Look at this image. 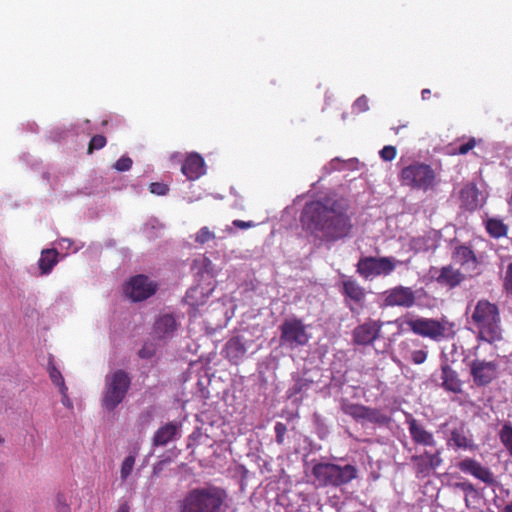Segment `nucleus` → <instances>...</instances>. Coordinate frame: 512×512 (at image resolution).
I'll list each match as a JSON object with an SVG mask.
<instances>
[{
    "label": "nucleus",
    "mask_w": 512,
    "mask_h": 512,
    "mask_svg": "<svg viewBox=\"0 0 512 512\" xmlns=\"http://www.w3.org/2000/svg\"><path fill=\"white\" fill-rule=\"evenodd\" d=\"M300 221L305 231L324 242H337L350 236L353 223L348 206L333 198L305 204Z\"/></svg>",
    "instance_id": "obj_1"
},
{
    "label": "nucleus",
    "mask_w": 512,
    "mask_h": 512,
    "mask_svg": "<svg viewBox=\"0 0 512 512\" xmlns=\"http://www.w3.org/2000/svg\"><path fill=\"white\" fill-rule=\"evenodd\" d=\"M227 497V492L218 486L193 488L180 501L179 512H220Z\"/></svg>",
    "instance_id": "obj_2"
},
{
    "label": "nucleus",
    "mask_w": 512,
    "mask_h": 512,
    "mask_svg": "<svg viewBox=\"0 0 512 512\" xmlns=\"http://www.w3.org/2000/svg\"><path fill=\"white\" fill-rule=\"evenodd\" d=\"M471 321L478 329V338L490 344L502 339L500 313L496 304L479 300L471 315Z\"/></svg>",
    "instance_id": "obj_3"
},
{
    "label": "nucleus",
    "mask_w": 512,
    "mask_h": 512,
    "mask_svg": "<svg viewBox=\"0 0 512 512\" xmlns=\"http://www.w3.org/2000/svg\"><path fill=\"white\" fill-rule=\"evenodd\" d=\"M405 324L415 335L435 342L453 338L455 335V325L446 317H441L440 319L419 316L410 317L405 320Z\"/></svg>",
    "instance_id": "obj_4"
},
{
    "label": "nucleus",
    "mask_w": 512,
    "mask_h": 512,
    "mask_svg": "<svg viewBox=\"0 0 512 512\" xmlns=\"http://www.w3.org/2000/svg\"><path fill=\"white\" fill-rule=\"evenodd\" d=\"M312 475L321 487H340L356 479L358 470L351 464L317 463L312 468Z\"/></svg>",
    "instance_id": "obj_5"
},
{
    "label": "nucleus",
    "mask_w": 512,
    "mask_h": 512,
    "mask_svg": "<svg viewBox=\"0 0 512 512\" xmlns=\"http://www.w3.org/2000/svg\"><path fill=\"white\" fill-rule=\"evenodd\" d=\"M131 385L129 374L118 369L105 376V385L101 403L107 411H113L123 402Z\"/></svg>",
    "instance_id": "obj_6"
},
{
    "label": "nucleus",
    "mask_w": 512,
    "mask_h": 512,
    "mask_svg": "<svg viewBox=\"0 0 512 512\" xmlns=\"http://www.w3.org/2000/svg\"><path fill=\"white\" fill-rule=\"evenodd\" d=\"M399 180L403 186L428 191L435 187L437 175L430 165L415 161L401 169Z\"/></svg>",
    "instance_id": "obj_7"
},
{
    "label": "nucleus",
    "mask_w": 512,
    "mask_h": 512,
    "mask_svg": "<svg viewBox=\"0 0 512 512\" xmlns=\"http://www.w3.org/2000/svg\"><path fill=\"white\" fill-rule=\"evenodd\" d=\"M280 343L290 349L305 346L309 341L306 325L297 317L285 319L279 326Z\"/></svg>",
    "instance_id": "obj_8"
},
{
    "label": "nucleus",
    "mask_w": 512,
    "mask_h": 512,
    "mask_svg": "<svg viewBox=\"0 0 512 512\" xmlns=\"http://www.w3.org/2000/svg\"><path fill=\"white\" fill-rule=\"evenodd\" d=\"M397 261L392 257H361L356 264V272L364 279L390 275L396 268Z\"/></svg>",
    "instance_id": "obj_9"
},
{
    "label": "nucleus",
    "mask_w": 512,
    "mask_h": 512,
    "mask_svg": "<svg viewBox=\"0 0 512 512\" xmlns=\"http://www.w3.org/2000/svg\"><path fill=\"white\" fill-rule=\"evenodd\" d=\"M341 293L345 298L346 307L353 313L359 314L365 307L366 290L354 279L342 281Z\"/></svg>",
    "instance_id": "obj_10"
},
{
    "label": "nucleus",
    "mask_w": 512,
    "mask_h": 512,
    "mask_svg": "<svg viewBox=\"0 0 512 512\" xmlns=\"http://www.w3.org/2000/svg\"><path fill=\"white\" fill-rule=\"evenodd\" d=\"M384 323L381 320L368 318L357 325L352 331V341L355 345H372L380 337Z\"/></svg>",
    "instance_id": "obj_11"
},
{
    "label": "nucleus",
    "mask_w": 512,
    "mask_h": 512,
    "mask_svg": "<svg viewBox=\"0 0 512 512\" xmlns=\"http://www.w3.org/2000/svg\"><path fill=\"white\" fill-rule=\"evenodd\" d=\"M156 290L157 284L142 274L132 277L125 286V293L134 302L148 299Z\"/></svg>",
    "instance_id": "obj_12"
},
{
    "label": "nucleus",
    "mask_w": 512,
    "mask_h": 512,
    "mask_svg": "<svg viewBox=\"0 0 512 512\" xmlns=\"http://www.w3.org/2000/svg\"><path fill=\"white\" fill-rule=\"evenodd\" d=\"M469 366L476 386H487L497 377L498 365L493 361L474 359Z\"/></svg>",
    "instance_id": "obj_13"
},
{
    "label": "nucleus",
    "mask_w": 512,
    "mask_h": 512,
    "mask_svg": "<svg viewBox=\"0 0 512 512\" xmlns=\"http://www.w3.org/2000/svg\"><path fill=\"white\" fill-rule=\"evenodd\" d=\"M415 302V291L411 287L399 285L384 292V304L388 307L410 308Z\"/></svg>",
    "instance_id": "obj_14"
},
{
    "label": "nucleus",
    "mask_w": 512,
    "mask_h": 512,
    "mask_svg": "<svg viewBox=\"0 0 512 512\" xmlns=\"http://www.w3.org/2000/svg\"><path fill=\"white\" fill-rule=\"evenodd\" d=\"M457 467L461 472L472 475L488 486H493L497 483L493 472L473 458H465L461 460L457 464Z\"/></svg>",
    "instance_id": "obj_15"
},
{
    "label": "nucleus",
    "mask_w": 512,
    "mask_h": 512,
    "mask_svg": "<svg viewBox=\"0 0 512 512\" xmlns=\"http://www.w3.org/2000/svg\"><path fill=\"white\" fill-rule=\"evenodd\" d=\"M406 423L408 425V430L411 436L412 441L417 445H422L426 447H434L436 445V440L432 432L428 431L418 420H416L412 415H407Z\"/></svg>",
    "instance_id": "obj_16"
},
{
    "label": "nucleus",
    "mask_w": 512,
    "mask_h": 512,
    "mask_svg": "<svg viewBox=\"0 0 512 512\" xmlns=\"http://www.w3.org/2000/svg\"><path fill=\"white\" fill-rule=\"evenodd\" d=\"M434 278L440 286L454 289L466 279V276L460 269L449 264L437 269Z\"/></svg>",
    "instance_id": "obj_17"
},
{
    "label": "nucleus",
    "mask_w": 512,
    "mask_h": 512,
    "mask_svg": "<svg viewBox=\"0 0 512 512\" xmlns=\"http://www.w3.org/2000/svg\"><path fill=\"white\" fill-rule=\"evenodd\" d=\"M247 347L243 337L237 335L231 337L223 348V356L232 365H239L245 358Z\"/></svg>",
    "instance_id": "obj_18"
},
{
    "label": "nucleus",
    "mask_w": 512,
    "mask_h": 512,
    "mask_svg": "<svg viewBox=\"0 0 512 512\" xmlns=\"http://www.w3.org/2000/svg\"><path fill=\"white\" fill-rule=\"evenodd\" d=\"M452 259L460 264L465 270L475 272L479 265V260L470 246L458 245L454 248Z\"/></svg>",
    "instance_id": "obj_19"
},
{
    "label": "nucleus",
    "mask_w": 512,
    "mask_h": 512,
    "mask_svg": "<svg viewBox=\"0 0 512 512\" xmlns=\"http://www.w3.org/2000/svg\"><path fill=\"white\" fill-rule=\"evenodd\" d=\"M179 323L172 314L160 315L153 326V333L158 339L171 338L178 329Z\"/></svg>",
    "instance_id": "obj_20"
},
{
    "label": "nucleus",
    "mask_w": 512,
    "mask_h": 512,
    "mask_svg": "<svg viewBox=\"0 0 512 512\" xmlns=\"http://www.w3.org/2000/svg\"><path fill=\"white\" fill-rule=\"evenodd\" d=\"M182 173L189 180H196L205 173L204 159L197 153L189 154L181 167Z\"/></svg>",
    "instance_id": "obj_21"
},
{
    "label": "nucleus",
    "mask_w": 512,
    "mask_h": 512,
    "mask_svg": "<svg viewBox=\"0 0 512 512\" xmlns=\"http://www.w3.org/2000/svg\"><path fill=\"white\" fill-rule=\"evenodd\" d=\"M180 428H181V425L174 423V422H169V423H166L165 425L161 426L154 433V436L152 439L153 445L154 446L167 445L170 441H172L173 439H175L177 437V435L180 433Z\"/></svg>",
    "instance_id": "obj_22"
},
{
    "label": "nucleus",
    "mask_w": 512,
    "mask_h": 512,
    "mask_svg": "<svg viewBox=\"0 0 512 512\" xmlns=\"http://www.w3.org/2000/svg\"><path fill=\"white\" fill-rule=\"evenodd\" d=\"M441 380L442 387L446 391L455 394L462 392V381L459 379L458 373L447 363L441 365Z\"/></svg>",
    "instance_id": "obj_23"
},
{
    "label": "nucleus",
    "mask_w": 512,
    "mask_h": 512,
    "mask_svg": "<svg viewBox=\"0 0 512 512\" xmlns=\"http://www.w3.org/2000/svg\"><path fill=\"white\" fill-rule=\"evenodd\" d=\"M462 206L468 211H474L479 206V190L475 185H466L460 191Z\"/></svg>",
    "instance_id": "obj_24"
},
{
    "label": "nucleus",
    "mask_w": 512,
    "mask_h": 512,
    "mask_svg": "<svg viewBox=\"0 0 512 512\" xmlns=\"http://www.w3.org/2000/svg\"><path fill=\"white\" fill-rule=\"evenodd\" d=\"M58 262V251L56 249H44L38 261L42 274H48Z\"/></svg>",
    "instance_id": "obj_25"
},
{
    "label": "nucleus",
    "mask_w": 512,
    "mask_h": 512,
    "mask_svg": "<svg viewBox=\"0 0 512 512\" xmlns=\"http://www.w3.org/2000/svg\"><path fill=\"white\" fill-rule=\"evenodd\" d=\"M485 229L490 237L499 239L507 236L509 227L502 220L493 217L485 221Z\"/></svg>",
    "instance_id": "obj_26"
},
{
    "label": "nucleus",
    "mask_w": 512,
    "mask_h": 512,
    "mask_svg": "<svg viewBox=\"0 0 512 512\" xmlns=\"http://www.w3.org/2000/svg\"><path fill=\"white\" fill-rule=\"evenodd\" d=\"M436 247L435 241L429 234L414 237L410 241V248L415 253L428 252Z\"/></svg>",
    "instance_id": "obj_27"
},
{
    "label": "nucleus",
    "mask_w": 512,
    "mask_h": 512,
    "mask_svg": "<svg viewBox=\"0 0 512 512\" xmlns=\"http://www.w3.org/2000/svg\"><path fill=\"white\" fill-rule=\"evenodd\" d=\"M362 421L378 425H387L390 423L391 418L387 414L383 413L381 409L366 406Z\"/></svg>",
    "instance_id": "obj_28"
},
{
    "label": "nucleus",
    "mask_w": 512,
    "mask_h": 512,
    "mask_svg": "<svg viewBox=\"0 0 512 512\" xmlns=\"http://www.w3.org/2000/svg\"><path fill=\"white\" fill-rule=\"evenodd\" d=\"M428 458V451H425L421 455H414L411 457V461L415 464V471L418 477L428 476L432 471Z\"/></svg>",
    "instance_id": "obj_29"
},
{
    "label": "nucleus",
    "mask_w": 512,
    "mask_h": 512,
    "mask_svg": "<svg viewBox=\"0 0 512 512\" xmlns=\"http://www.w3.org/2000/svg\"><path fill=\"white\" fill-rule=\"evenodd\" d=\"M365 407V405L358 403L344 402L341 409L346 415L359 422L363 420Z\"/></svg>",
    "instance_id": "obj_30"
},
{
    "label": "nucleus",
    "mask_w": 512,
    "mask_h": 512,
    "mask_svg": "<svg viewBox=\"0 0 512 512\" xmlns=\"http://www.w3.org/2000/svg\"><path fill=\"white\" fill-rule=\"evenodd\" d=\"M313 381L307 378L297 377L294 380V384L289 387L286 394L288 398H292L298 394H301L310 389Z\"/></svg>",
    "instance_id": "obj_31"
},
{
    "label": "nucleus",
    "mask_w": 512,
    "mask_h": 512,
    "mask_svg": "<svg viewBox=\"0 0 512 512\" xmlns=\"http://www.w3.org/2000/svg\"><path fill=\"white\" fill-rule=\"evenodd\" d=\"M498 435L501 443L512 456V424L510 422L504 423Z\"/></svg>",
    "instance_id": "obj_32"
},
{
    "label": "nucleus",
    "mask_w": 512,
    "mask_h": 512,
    "mask_svg": "<svg viewBox=\"0 0 512 512\" xmlns=\"http://www.w3.org/2000/svg\"><path fill=\"white\" fill-rule=\"evenodd\" d=\"M450 441H452L457 448L468 449L472 447V441L465 435L462 430H453L451 432Z\"/></svg>",
    "instance_id": "obj_33"
},
{
    "label": "nucleus",
    "mask_w": 512,
    "mask_h": 512,
    "mask_svg": "<svg viewBox=\"0 0 512 512\" xmlns=\"http://www.w3.org/2000/svg\"><path fill=\"white\" fill-rule=\"evenodd\" d=\"M49 376L53 384L59 386L61 394L65 395L67 387L65 386L64 378L61 372L54 365L51 364L49 365Z\"/></svg>",
    "instance_id": "obj_34"
},
{
    "label": "nucleus",
    "mask_w": 512,
    "mask_h": 512,
    "mask_svg": "<svg viewBox=\"0 0 512 512\" xmlns=\"http://www.w3.org/2000/svg\"><path fill=\"white\" fill-rule=\"evenodd\" d=\"M476 145H477V140L474 137H471L468 139V141L466 143L459 145L457 148H452V150L449 151V154H451V155H466L472 149H474Z\"/></svg>",
    "instance_id": "obj_35"
},
{
    "label": "nucleus",
    "mask_w": 512,
    "mask_h": 512,
    "mask_svg": "<svg viewBox=\"0 0 512 512\" xmlns=\"http://www.w3.org/2000/svg\"><path fill=\"white\" fill-rule=\"evenodd\" d=\"M135 464V457L132 455L127 456L121 465L120 476L122 480H126L131 474Z\"/></svg>",
    "instance_id": "obj_36"
},
{
    "label": "nucleus",
    "mask_w": 512,
    "mask_h": 512,
    "mask_svg": "<svg viewBox=\"0 0 512 512\" xmlns=\"http://www.w3.org/2000/svg\"><path fill=\"white\" fill-rule=\"evenodd\" d=\"M215 239L214 232L210 231L208 227H202L196 234L195 242L198 244H205L211 240Z\"/></svg>",
    "instance_id": "obj_37"
},
{
    "label": "nucleus",
    "mask_w": 512,
    "mask_h": 512,
    "mask_svg": "<svg viewBox=\"0 0 512 512\" xmlns=\"http://www.w3.org/2000/svg\"><path fill=\"white\" fill-rule=\"evenodd\" d=\"M106 143L107 140L103 135H94L89 142L88 153L91 154L94 150H99L103 148L106 145Z\"/></svg>",
    "instance_id": "obj_38"
},
{
    "label": "nucleus",
    "mask_w": 512,
    "mask_h": 512,
    "mask_svg": "<svg viewBox=\"0 0 512 512\" xmlns=\"http://www.w3.org/2000/svg\"><path fill=\"white\" fill-rule=\"evenodd\" d=\"M275 436H276V443L278 445H283L285 441V435L287 432V427L282 422H277L274 426Z\"/></svg>",
    "instance_id": "obj_39"
},
{
    "label": "nucleus",
    "mask_w": 512,
    "mask_h": 512,
    "mask_svg": "<svg viewBox=\"0 0 512 512\" xmlns=\"http://www.w3.org/2000/svg\"><path fill=\"white\" fill-rule=\"evenodd\" d=\"M156 353V347L153 343H145L138 351V356L142 359H150Z\"/></svg>",
    "instance_id": "obj_40"
},
{
    "label": "nucleus",
    "mask_w": 512,
    "mask_h": 512,
    "mask_svg": "<svg viewBox=\"0 0 512 512\" xmlns=\"http://www.w3.org/2000/svg\"><path fill=\"white\" fill-rule=\"evenodd\" d=\"M149 191L152 194H155L158 196H164L169 192V187L167 184H164V183L153 182L149 186Z\"/></svg>",
    "instance_id": "obj_41"
},
{
    "label": "nucleus",
    "mask_w": 512,
    "mask_h": 512,
    "mask_svg": "<svg viewBox=\"0 0 512 512\" xmlns=\"http://www.w3.org/2000/svg\"><path fill=\"white\" fill-rule=\"evenodd\" d=\"M132 159L128 156H122L119 158L114 164V168L117 171L125 172L128 171L132 167Z\"/></svg>",
    "instance_id": "obj_42"
},
{
    "label": "nucleus",
    "mask_w": 512,
    "mask_h": 512,
    "mask_svg": "<svg viewBox=\"0 0 512 512\" xmlns=\"http://www.w3.org/2000/svg\"><path fill=\"white\" fill-rule=\"evenodd\" d=\"M427 357L428 352L424 349L414 350L410 354L411 361L416 365L423 364L427 360Z\"/></svg>",
    "instance_id": "obj_43"
},
{
    "label": "nucleus",
    "mask_w": 512,
    "mask_h": 512,
    "mask_svg": "<svg viewBox=\"0 0 512 512\" xmlns=\"http://www.w3.org/2000/svg\"><path fill=\"white\" fill-rule=\"evenodd\" d=\"M397 155V150L394 146H384L380 151V157L384 161H392Z\"/></svg>",
    "instance_id": "obj_44"
},
{
    "label": "nucleus",
    "mask_w": 512,
    "mask_h": 512,
    "mask_svg": "<svg viewBox=\"0 0 512 512\" xmlns=\"http://www.w3.org/2000/svg\"><path fill=\"white\" fill-rule=\"evenodd\" d=\"M503 286L506 292L512 295V263L507 266Z\"/></svg>",
    "instance_id": "obj_45"
},
{
    "label": "nucleus",
    "mask_w": 512,
    "mask_h": 512,
    "mask_svg": "<svg viewBox=\"0 0 512 512\" xmlns=\"http://www.w3.org/2000/svg\"><path fill=\"white\" fill-rule=\"evenodd\" d=\"M428 457L429 465L432 467V470L437 468L442 463L440 451H436L435 453L428 452Z\"/></svg>",
    "instance_id": "obj_46"
},
{
    "label": "nucleus",
    "mask_w": 512,
    "mask_h": 512,
    "mask_svg": "<svg viewBox=\"0 0 512 512\" xmlns=\"http://www.w3.org/2000/svg\"><path fill=\"white\" fill-rule=\"evenodd\" d=\"M232 224L234 227L239 229H248L256 226V224L253 221H243L239 219L233 220Z\"/></svg>",
    "instance_id": "obj_47"
},
{
    "label": "nucleus",
    "mask_w": 512,
    "mask_h": 512,
    "mask_svg": "<svg viewBox=\"0 0 512 512\" xmlns=\"http://www.w3.org/2000/svg\"><path fill=\"white\" fill-rule=\"evenodd\" d=\"M455 486L457 488L461 489L465 493H474V492H476L474 485L471 482H468V481L456 483Z\"/></svg>",
    "instance_id": "obj_48"
},
{
    "label": "nucleus",
    "mask_w": 512,
    "mask_h": 512,
    "mask_svg": "<svg viewBox=\"0 0 512 512\" xmlns=\"http://www.w3.org/2000/svg\"><path fill=\"white\" fill-rule=\"evenodd\" d=\"M354 107L358 110V111H366L368 109V100L365 96H362V97H359L355 103H354Z\"/></svg>",
    "instance_id": "obj_49"
},
{
    "label": "nucleus",
    "mask_w": 512,
    "mask_h": 512,
    "mask_svg": "<svg viewBox=\"0 0 512 512\" xmlns=\"http://www.w3.org/2000/svg\"><path fill=\"white\" fill-rule=\"evenodd\" d=\"M431 96V90L430 89H423L421 92V97L423 100H428Z\"/></svg>",
    "instance_id": "obj_50"
},
{
    "label": "nucleus",
    "mask_w": 512,
    "mask_h": 512,
    "mask_svg": "<svg viewBox=\"0 0 512 512\" xmlns=\"http://www.w3.org/2000/svg\"><path fill=\"white\" fill-rule=\"evenodd\" d=\"M129 511H130L129 505L127 503H123L120 505L117 512H129Z\"/></svg>",
    "instance_id": "obj_51"
},
{
    "label": "nucleus",
    "mask_w": 512,
    "mask_h": 512,
    "mask_svg": "<svg viewBox=\"0 0 512 512\" xmlns=\"http://www.w3.org/2000/svg\"><path fill=\"white\" fill-rule=\"evenodd\" d=\"M62 402H63L64 405H66L68 407L72 406L70 400L67 397V391L65 392V395H63V401Z\"/></svg>",
    "instance_id": "obj_52"
},
{
    "label": "nucleus",
    "mask_w": 512,
    "mask_h": 512,
    "mask_svg": "<svg viewBox=\"0 0 512 512\" xmlns=\"http://www.w3.org/2000/svg\"><path fill=\"white\" fill-rule=\"evenodd\" d=\"M504 512H512V503L507 504V505L504 507Z\"/></svg>",
    "instance_id": "obj_53"
},
{
    "label": "nucleus",
    "mask_w": 512,
    "mask_h": 512,
    "mask_svg": "<svg viewBox=\"0 0 512 512\" xmlns=\"http://www.w3.org/2000/svg\"><path fill=\"white\" fill-rule=\"evenodd\" d=\"M3 441H4V440L0 437V443H3Z\"/></svg>",
    "instance_id": "obj_54"
}]
</instances>
